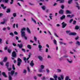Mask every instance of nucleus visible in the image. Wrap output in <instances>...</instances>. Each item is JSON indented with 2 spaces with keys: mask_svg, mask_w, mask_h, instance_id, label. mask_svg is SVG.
I'll list each match as a JSON object with an SVG mask.
<instances>
[{
  "mask_svg": "<svg viewBox=\"0 0 80 80\" xmlns=\"http://www.w3.org/2000/svg\"><path fill=\"white\" fill-rule=\"evenodd\" d=\"M78 36H77L76 38H75V39L76 40H77L78 39Z\"/></svg>",
  "mask_w": 80,
  "mask_h": 80,
  "instance_id": "obj_54",
  "label": "nucleus"
},
{
  "mask_svg": "<svg viewBox=\"0 0 80 80\" xmlns=\"http://www.w3.org/2000/svg\"><path fill=\"white\" fill-rule=\"evenodd\" d=\"M12 45L14 47H16L17 46V44L14 43H12Z\"/></svg>",
  "mask_w": 80,
  "mask_h": 80,
  "instance_id": "obj_37",
  "label": "nucleus"
},
{
  "mask_svg": "<svg viewBox=\"0 0 80 80\" xmlns=\"http://www.w3.org/2000/svg\"><path fill=\"white\" fill-rule=\"evenodd\" d=\"M75 3H76V5H77V6H76V7L77 8H78V10H80V8H79V5L78 4V2H76Z\"/></svg>",
  "mask_w": 80,
  "mask_h": 80,
  "instance_id": "obj_10",
  "label": "nucleus"
},
{
  "mask_svg": "<svg viewBox=\"0 0 80 80\" xmlns=\"http://www.w3.org/2000/svg\"><path fill=\"white\" fill-rule=\"evenodd\" d=\"M33 61L32 60L31 62L30 63V65H31V67H33V65H34V63H33Z\"/></svg>",
  "mask_w": 80,
  "mask_h": 80,
  "instance_id": "obj_13",
  "label": "nucleus"
},
{
  "mask_svg": "<svg viewBox=\"0 0 80 80\" xmlns=\"http://www.w3.org/2000/svg\"><path fill=\"white\" fill-rule=\"evenodd\" d=\"M38 77H41L42 76V74H38Z\"/></svg>",
  "mask_w": 80,
  "mask_h": 80,
  "instance_id": "obj_42",
  "label": "nucleus"
},
{
  "mask_svg": "<svg viewBox=\"0 0 80 80\" xmlns=\"http://www.w3.org/2000/svg\"><path fill=\"white\" fill-rule=\"evenodd\" d=\"M64 5H62L61 6V8L62 9H64Z\"/></svg>",
  "mask_w": 80,
  "mask_h": 80,
  "instance_id": "obj_39",
  "label": "nucleus"
},
{
  "mask_svg": "<svg viewBox=\"0 0 80 80\" xmlns=\"http://www.w3.org/2000/svg\"><path fill=\"white\" fill-rule=\"evenodd\" d=\"M3 14L2 13H0V17H2V16H3Z\"/></svg>",
  "mask_w": 80,
  "mask_h": 80,
  "instance_id": "obj_61",
  "label": "nucleus"
},
{
  "mask_svg": "<svg viewBox=\"0 0 80 80\" xmlns=\"http://www.w3.org/2000/svg\"><path fill=\"white\" fill-rule=\"evenodd\" d=\"M27 69L28 72H30V68H29V67H28Z\"/></svg>",
  "mask_w": 80,
  "mask_h": 80,
  "instance_id": "obj_44",
  "label": "nucleus"
},
{
  "mask_svg": "<svg viewBox=\"0 0 80 80\" xmlns=\"http://www.w3.org/2000/svg\"><path fill=\"white\" fill-rule=\"evenodd\" d=\"M16 40H18V37L17 36H16Z\"/></svg>",
  "mask_w": 80,
  "mask_h": 80,
  "instance_id": "obj_63",
  "label": "nucleus"
},
{
  "mask_svg": "<svg viewBox=\"0 0 80 80\" xmlns=\"http://www.w3.org/2000/svg\"><path fill=\"white\" fill-rule=\"evenodd\" d=\"M62 27L63 28H64L67 25V24L66 23H65V22H63L62 23Z\"/></svg>",
  "mask_w": 80,
  "mask_h": 80,
  "instance_id": "obj_4",
  "label": "nucleus"
},
{
  "mask_svg": "<svg viewBox=\"0 0 80 80\" xmlns=\"http://www.w3.org/2000/svg\"><path fill=\"white\" fill-rule=\"evenodd\" d=\"M27 48H29L30 50L32 49V47H31V45H29V44H28L27 46Z\"/></svg>",
  "mask_w": 80,
  "mask_h": 80,
  "instance_id": "obj_19",
  "label": "nucleus"
},
{
  "mask_svg": "<svg viewBox=\"0 0 80 80\" xmlns=\"http://www.w3.org/2000/svg\"><path fill=\"white\" fill-rule=\"evenodd\" d=\"M38 58L40 61H42L43 60V58L42 56H38Z\"/></svg>",
  "mask_w": 80,
  "mask_h": 80,
  "instance_id": "obj_11",
  "label": "nucleus"
},
{
  "mask_svg": "<svg viewBox=\"0 0 80 80\" xmlns=\"http://www.w3.org/2000/svg\"><path fill=\"white\" fill-rule=\"evenodd\" d=\"M2 75H3V77H4L5 78H7V76L5 72H2Z\"/></svg>",
  "mask_w": 80,
  "mask_h": 80,
  "instance_id": "obj_9",
  "label": "nucleus"
},
{
  "mask_svg": "<svg viewBox=\"0 0 80 80\" xmlns=\"http://www.w3.org/2000/svg\"><path fill=\"white\" fill-rule=\"evenodd\" d=\"M7 28L8 30H10V28L9 27H7Z\"/></svg>",
  "mask_w": 80,
  "mask_h": 80,
  "instance_id": "obj_59",
  "label": "nucleus"
},
{
  "mask_svg": "<svg viewBox=\"0 0 80 80\" xmlns=\"http://www.w3.org/2000/svg\"><path fill=\"white\" fill-rule=\"evenodd\" d=\"M64 0H61L60 2L59 3H64Z\"/></svg>",
  "mask_w": 80,
  "mask_h": 80,
  "instance_id": "obj_30",
  "label": "nucleus"
},
{
  "mask_svg": "<svg viewBox=\"0 0 80 80\" xmlns=\"http://www.w3.org/2000/svg\"><path fill=\"white\" fill-rule=\"evenodd\" d=\"M67 17H69V18H71V15H67Z\"/></svg>",
  "mask_w": 80,
  "mask_h": 80,
  "instance_id": "obj_55",
  "label": "nucleus"
},
{
  "mask_svg": "<svg viewBox=\"0 0 80 80\" xmlns=\"http://www.w3.org/2000/svg\"><path fill=\"white\" fill-rule=\"evenodd\" d=\"M45 6H43L42 7V8L43 10H45Z\"/></svg>",
  "mask_w": 80,
  "mask_h": 80,
  "instance_id": "obj_31",
  "label": "nucleus"
},
{
  "mask_svg": "<svg viewBox=\"0 0 80 80\" xmlns=\"http://www.w3.org/2000/svg\"><path fill=\"white\" fill-rule=\"evenodd\" d=\"M59 43H60V44L61 45H63V44H64V45H66V43H64L62 42H59Z\"/></svg>",
  "mask_w": 80,
  "mask_h": 80,
  "instance_id": "obj_36",
  "label": "nucleus"
},
{
  "mask_svg": "<svg viewBox=\"0 0 80 80\" xmlns=\"http://www.w3.org/2000/svg\"><path fill=\"white\" fill-rule=\"evenodd\" d=\"M61 78L62 80H63V76L62 75L61 76Z\"/></svg>",
  "mask_w": 80,
  "mask_h": 80,
  "instance_id": "obj_57",
  "label": "nucleus"
},
{
  "mask_svg": "<svg viewBox=\"0 0 80 80\" xmlns=\"http://www.w3.org/2000/svg\"><path fill=\"white\" fill-rule=\"evenodd\" d=\"M7 57H5L3 60V62H7Z\"/></svg>",
  "mask_w": 80,
  "mask_h": 80,
  "instance_id": "obj_23",
  "label": "nucleus"
},
{
  "mask_svg": "<svg viewBox=\"0 0 80 80\" xmlns=\"http://www.w3.org/2000/svg\"><path fill=\"white\" fill-rule=\"evenodd\" d=\"M2 2H5L6 3H8V0H4L2 1Z\"/></svg>",
  "mask_w": 80,
  "mask_h": 80,
  "instance_id": "obj_20",
  "label": "nucleus"
},
{
  "mask_svg": "<svg viewBox=\"0 0 80 80\" xmlns=\"http://www.w3.org/2000/svg\"><path fill=\"white\" fill-rule=\"evenodd\" d=\"M31 55H32V54L30 52L29 53V54L28 55L29 58H30V56H31Z\"/></svg>",
  "mask_w": 80,
  "mask_h": 80,
  "instance_id": "obj_53",
  "label": "nucleus"
},
{
  "mask_svg": "<svg viewBox=\"0 0 80 80\" xmlns=\"http://www.w3.org/2000/svg\"><path fill=\"white\" fill-rule=\"evenodd\" d=\"M63 10L62 9H60L58 13L59 14H60V15H63Z\"/></svg>",
  "mask_w": 80,
  "mask_h": 80,
  "instance_id": "obj_5",
  "label": "nucleus"
},
{
  "mask_svg": "<svg viewBox=\"0 0 80 80\" xmlns=\"http://www.w3.org/2000/svg\"><path fill=\"white\" fill-rule=\"evenodd\" d=\"M75 28L76 30H78L79 29V27L78 26H76Z\"/></svg>",
  "mask_w": 80,
  "mask_h": 80,
  "instance_id": "obj_28",
  "label": "nucleus"
},
{
  "mask_svg": "<svg viewBox=\"0 0 80 80\" xmlns=\"http://www.w3.org/2000/svg\"><path fill=\"white\" fill-rule=\"evenodd\" d=\"M5 23V20H4L3 22H1V24H4V23Z\"/></svg>",
  "mask_w": 80,
  "mask_h": 80,
  "instance_id": "obj_41",
  "label": "nucleus"
},
{
  "mask_svg": "<svg viewBox=\"0 0 80 80\" xmlns=\"http://www.w3.org/2000/svg\"><path fill=\"white\" fill-rule=\"evenodd\" d=\"M53 42H54V44L57 45V41H56V40L54 39L53 40Z\"/></svg>",
  "mask_w": 80,
  "mask_h": 80,
  "instance_id": "obj_35",
  "label": "nucleus"
},
{
  "mask_svg": "<svg viewBox=\"0 0 80 80\" xmlns=\"http://www.w3.org/2000/svg\"><path fill=\"white\" fill-rule=\"evenodd\" d=\"M14 34H15V35H17L18 34V32H17L16 31H15L14 32Z\"/></svg>",
  "mask_w": 80,
  "mask_h": 80,
  "instance_id": "obj_50",
  "label": "nucleus"
},
{
  "mask_svg": "<svg viewBox=\"0 0 80 80\" xmlns=\"http://www.w3.org/2000/svg\"><path fill=\"white\" fill-rule=\"evenodd\" d=\"M26 30V28H23L21 30V35L22 37H24L25 36V32L23 31H25Z\"/></svg>",
  "mask_w": 80,
  "mask_h": 80,
  "instance_id": "obj_1",
  "label": "nucleus"
},
{
  "mask_svg": "<svg viewBox=\"0 0 80 80\" xmlns=\"http://www.w3.org/2000/svg\"><path fill=\"white\" fill-rule=\"evenodd\" d=\"M68 55H64L63 57H61L62 58H67L68 57Z\"/></svg>",
  "mask_w": 80,
  "mask_h": 80,
  "instance_id": "obj_24",
  "label": "nucleus"
},
{
  "mask_svg": "<svg viewBox=\"0 0 80 80\" xmlns=\"http://www.w3.org/2000/svg\"><path fill=\"white\" fill-rule=\"evenodd\" d=\"M32 21H33V22H34V23H36V24H37V22H36V21L33 18H32Z\"/></svg>",
  "mask_w": 80,
  "mask_h": 80,
  "instance_id": "obj_38",
  "label": "nucleus"
},
{
  "mask_svg": "<svg viewBox=\"0 0 80 80\" xmlns=\"http://www.w3.org/2000/svg\"><path fill=\"white\" fill-rule=\"evenodd\" d=\"M5 66L7 67H9V62H7L6 63Z\"/></svg>",
  "mask_w": 80,
  "mask_h": 80,
  "instance_id": "obj_17",
  "label": "nucleus"
},
{
  "mask_svg": "<svg viewBox=\"0 0 80 80\" xmlns=\"http://www.w3.org/2000/svg\"><path fill=\"white\" fill-rule=\"evenodd\" d=\"M69 1H68V4H70L72 2V1H73V0H68Z\"/></svg>",
  "mask_w": 80,
  "mask_h": 80,
  "instance_id": "obj_25",
  "label": "nucleus"
},
{
  "mask_svg": "<svg viewBox=\"0 0 80 80\" xmlns=\"http://www.w3.org/2000/svg\"><path fill=\"white\" fill-rule=\"evenodd\" d=\"M67 60L68 62H69V63H72V61H69V60H68V59H67Z\"/></svg>",
  "mask_w": 80,
  "mask_h": 80,
  "instance_id": "obj_49",
  "label": "nucleus"
},
{
  "mask_svg": "<svg viewBox=\"0 0 80 80\" xmlns=\"http://www.w3.org/2000/svg\"><path fill=\"white\" fill-rule=\"evenodd\" d=\"M8 79L9 80H12V77H11V76L10 75H9L8 76Z\"/></svg>",
  "mask_w": 80,
  "mask_h": 80,
  "instance_id": "obj_26",
  "label": "nucleus"
},
{
  "mask_svg": "<svg viewBox=\"0 0 80 80\" xmlns=\"http://www.w3.org/2000/svg\"><path fill=\"white\" fill-rule=\"evenodd\" d=\"M65 15H63L60 18V19L62 20L63 19H65Z\"/></svg>",
  "mask_w": 80,
  "mask_h": 80,
  "instance_id": "obj_12",
  "label": "nucleus"
},
{
  "mask_svg": "<svg viewBox=\"0 0 80 80\" xmlns=\"http://www.w3.org/2000/svg\"><path fill=\"white\" fill-rule=\"evenodd\" d=\"M76 44L78 45H80V42L79 41H77V42L76 43Z\"/></svg>",
  "mask_w": 80,
  "mask_h": 80,
  "instance_id": "obj_34",
  "label": "nucleus"
},
{
  "mask_svg": "<svg viewBox=\"0 0 80 80\" xmlns=\"http://www.w3.org/2000/svg\"><path fill=\"white\" fill-rule=\"evenodd\" d=\"M18 66H20V65H21V63L22 62V59H20V58H18Z\"/></svg>",
  "mask_w": 80,
  "mask_h": 80,
  "instance_id": "obj_2",
  "label": "nucleus"
},
{
  "mask_svg": "<svg viewBox=\"0 0 80 80\" xmlns=\"http://www.w3.org/2000/svg\"><path fill=\"white\" fill-rule=\"evenodd\" d=\"M44 67H45V66H44L43 65H41V68L42 69H43V68H44Z\"/></svg>",
  "mask_w": 80,
  "mask_h": 80,
  "instance_id": "obj_43",
  "label": "nucleus"
},
{
  "mask_svg": "<svg viewBox=\"0 0 80 80\" xmlns=\"http://www.w3.org/2000/svg\"><path fill=\"white\" fill-rule=\"evenodd\" d=\"M76 22H77V21H76L74 20L73 21V24L74 25H75V23H76Z\"/></svg>",
  "mask_w": 80,
  "mask_h": 80,
  "instance_id": "obj_47",
  "label": "nucleus"
},
{
  "mask_svg": "<svg viewBox=\"0 0 80 80\" xmlns=\"http://www.w3.org/2000/svg\"><path fill=\"white\" fill-rule=\"evenodd\" d=\"M22 50L24 52H25V49L22 48Z\"/></svg>",
  "mask_w": 80,
  "mask_h": 80,
  "instance_id": "obj_58",
  "label": "nucleus"
},
{
  "mask_svg": "<svg viewBox=\"0 0 80 80\" xmlns=\"http://www.w3.org/2000/svg\"><path fill=\"white\" fill-rule=\"evenodd\" d=\"M12 68L13 70H15V65H14V64L12 65Z\"/></svg>",
  "mask_w": 80,
  "mask_h": 80,
  "instance_id": "obj_32",
  "label": "nucleus"
},
{
  "mask_svg": "<svg viewBox=\"0 0 80 80\" xmlns=\"http://www.w3.org/2000/svg\"><path fill=\"white\" fill-rule=\"evenodd\" d=\"M50 80H54V79L52 78H50Z\"/></svg>",
  "mask_w": 80,
  "mask_h": 80,
  "instance_id": "obj_64",
  "label": "nucleus"
},
{
  "mask_svg": "<svg viewBox=\"0 0 80 80\" xmlns=\"http://www.w3.org/2000/svg\"><path fill=\"white\" fill-rule=\"evenodd\" d=\"M7 50L9 53H11L12 52V50L10 49V48H8Z\"/></svg>",
  "mask_w": 80,
  "mask_h": 80,
  "instance_id": "obj_16",
  "label": "nucleus"
},
{
  "mask_svg": "<svg viewBox=\"0 0 80 80\" xmlns=\"http://www.w3.org/2000/svg\"><path fill=\"white\" fill-rule=\"evenodd\" d=\"M9 35H11L12 37H13V36H14V34H13V32H10L9 34Z\"/></svg>",
  "mask_w": 80,
  "mask_h": 80,
  "instance_id": "obj_27",
  "label": "nucleus"
},
{
  "mask_svg": "<svg viewBox=\"0 0 80 80\" xmlns=\"http://www.w3.org/2000/svg\"><path fill=\"white\" fill-rule=\"evenodd\" d=\"M38 47L39 48V51H41L42 50V46L41 45H39L38 46Z\"/></svg>",
  "mask_w": 80,
  "mask_h": 80,
  "instance_id": "obj_15",
  "label": "nucleus"
},
{
  "mask_svg": "<svg viewBox=\"0 0 80 80\" xmlns=\"http://www.w3.org/2000/svg\"><path fill=\"white\" fill-rule=\"evenodd\" d=\"M46 70L47 73H49V70H48V69H46Z\"/></svg>",
  "mask_w": 80,
  "mask_h": 80,
  "instance_id": "obj_46",
  "label": "nucleus"
},
{
  "mask_svg": "<svg viewBox=\"0 0 80 80\" xmlns=\"http://www.w3.org/2000/svg\"><path fill=\"white\" fill-rule=\"evenodd\" d=\"M15 73V71L13 70H12L11 71V72H8V74H11V75L13 76V74H14V73Z\"/></svg>",
  "mask_w": 80,
  "mask_h": 80,
  "instance_id": "obj_6",
  "label": "nucleus"
},
{
  "mask_svg": "<svg viewBox=\"0 0 80 80\" xmlns=\"http://www.w3.org/2000/svg\"><path fill=\"white\" fill-rule=\"evenodd\" d=\"M7 68L8 71H11V70H12V68H11L7 67Z\"/></svg>",
  "mask_w": 80,
  "mask_h": 80,
  "instance_id": "obj_29",
  "label": "nucleus"
},
{
  "mask_svg": "<svg viewBox=\"0 0 80 80\" xmlns=\"http://www.w3.org/2000/svg\"><path fill=\"white\" fill-rule=\"evenodd\" d=\"M65 80H71V79H69V77L68 76H66L65 78Z\"/></svg>",
  "mask_w": 80,
  "mask_h": 80,
  "instance_id": "obj_22",
  "label": "nucleus"
},
{
  "mask_svg": "<svg viewBox=\"0 0 80 80\" xmlns=\"http://www.w3.org/2000/svg\"><path fill=\"white\" fill-rule=\"evenodd\" d=\"M10 8L7 9L6 13H10Z\"/></svg>",
  "mask_w": 80,
  "mask_h": 80,
  "instance_id": "obj_21",
  "label": "nucleus"
},
{
  "mask_svg": "<svg viewBox=\"0 0 80 80\" xmlns=\"http://www.w3.org/2000/svg\"><path fill=\"white\" fill-rule=\"evenodd\" d=\"M12 57L13 58H16L17 57V53L15 51H13L12 52Z\"/></svg>",
  "mask_w": 80,
  "mask_h": 80,
  "instance_id": "obj_3",
  "label": "nucleus"
},
{
  "mask_svg": "<svg viewBox=\"0 0 80 80\" xmlns=\"http://www.w3.org/2000/svg\"><path fill=\"white\" fill-rule=\"evenodd\" d=\"M48 51V48L46 49V52H47Z\"/></svg>",
  "mask_w": 80,
  "mask_h": 80,
  "instance_id": "obj_56",
  "label": "nucleus"
},
{
  "mask_svg": "<svg viewBox=\"0 0 80 80\" xmlns=\"http://www.w3.org/2000/svg\"><path fill=\"white\" fill-rule=\"evenodd\" d=\"M58 72H61V69H58Z\"/></svg>",
  "mask_w": 80,
  "mask_h": 80,
  "instance_id": "obj_60",
  "label": "nucleus"
},
{
  "mask_svg": "<svg viewBox=\"0 0 80 80\" xmlns=\"http://www.w3.org/2000/svg\"><path fill=\"white\" fill-rule=\"evenodd\" d=\"M11 2H10V4L12 5L13 4V0H11Z\"/></svg>",
  "mask_w": 80,
  "mask_h": 80,
  "instance_id": "obj_45",
  "label": "nucleus"
},
{
  "mask_svg": "<svg viewBox=\"0 0 80 80\" xmlns=\"http://www.w3.org/2000/svg\"><path fill=\"white\" fill-rule=\"evenodd\" d=\"M66 13L67 14H70L71 12L70 11L67 10L66 11Z\"/></svg>",
  "mask_w": 80,
  "mask_h": 80,
  "instance_id": "obj_18",
  "label": "nucleus"
},
{
  "mask_svg": "<svg viewBox=\"0 0 80 80\" xmlns=\"http://www.w3.org/2000/svg\"><path fill=\"white\" fill-rule=\"evenodd\" d=\"M27 30L28 33H29L30 34V33H31V32H30V29H29L28 28H27Z\"/></svg>",
  "mask_w": 80,
  "mask_h": 80,
  "instance_id": "obj_14",
  "label": "nucleus"
},
{
  "mask_svg": "<svg viewBox=\"0 0 80 80\" xmlns=\"http://www.w3.org/2000/svg\"><path fill=\"white\" fill-rule=\"evenodd\" d=\"M13 16L14 17H15L17 16V13H13Z\"/></svg>",
  "mask_w": 80,
  "mask_h": 80,
  "instance_id": "obj_33",
  "label": "nucleus"
},
{
  "mask_svg": "<svg viewBox=\"0 0 80 80\" xmlns=\"http://www.w3.org/2000/svg\"><path fill=\"white\" fill-rule=\"evenodd\" d=\"M7 8V7L6 6H5V7H3V8H2L3 9H4V10H5V8Z\"/></svg>",
  "mask_w": 80,
  "mask_h": 80,
  "instance_id": "obj_62",
  "label": "nucleus"
},
{
  "mask_svg": "<svg viewBox=\"0 0 80 80\" xmlns=\"http://www.w3.org/2000/svg\"><path fill=\"white\" fill-rule=\"evenodd\" d=\"M73 19H71L69 21V22L70 23H71L72 22H73Z\"/></svg>",
  "mask_w": 80,
  "mask_h": 80,
  "instance_id": "obj_48",
  "label": "nucleus"
},
{
  "mask_svg": "<svg viewBox=\"0 0 80 80\" xmlns=\"http://www.w3.org/2000/svg\"><path fill=\"white\" fill-rule=\"evenodd\" d=\"M23 73H27V71H26L25 69L24 70V71H23Z\"/></svg>",
  "mask_w": 80,
  "mask_h": 80,
  "instance_id": "obj_51",
  "label": "nucleus"
},
{
  "mask_svg": "<svg viewBox=\"0 0 80 80\" xmlns=\"http://www.w3.org/2000/svg\"><path fill=\"white\" fill-rule=\"evenodd\" d=\"M34 39L35 40V42H37V38L35 36H34Z\"/></svg>",
  "mask_w": 80,
  "mask_h": 80,
  "instance_id": "obj_40",
  "label": "nucleus"
},
{
  "mask_svg": "<svg viewBox=\"0 0 80 80\" xmlns=\"http://www.w3.org/2000/svg\"><path fill=\"white\" fill-rule=\"evenodd\" d=\"M18 74V73L17 72H16L14 73L15 76H17V75Z\"/></svg>",
  "mask_w": 80,
  "mask_h": 80,
  "instance_id": "obj_52",
  "label": "nucleus"
},
{
  "mask_svg": "<svg viewBox=\"0 0 80 80\" xmlns=\"http://www.w3.org/2000/svg\"><path fill=\"white\" fill-rule=\"evenodd\" d=\"M69 35H73V36H75L77 35V33L75 32H70L69 33Z\"/></svg>",
  "mask_w": 80,
  "mask_h": 80,
  "instance_id": "obj_8",
  "label": "nucleus"
},
{
  "mask_svg": "<svg viewBox=\"0 0 80 80\" xmlns=\"http://www.w3.org/2000/svg\"><path fill=\"white\" fill-rule=\"evenodd\" d=\"M17 46L19 48H22L23 47V44H22V43L20 44H18L17 45Z\"/></svg>",
  "mask_w": 80,
  "mask_h": 80,
  "instance_id": "obj_7",
  "label": "nucleus"
}]
</instances>
